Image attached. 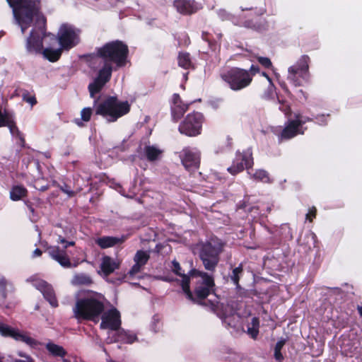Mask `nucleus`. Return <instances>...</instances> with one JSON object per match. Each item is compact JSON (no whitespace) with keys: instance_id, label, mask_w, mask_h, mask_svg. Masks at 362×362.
<instances>
[{"instance_id":"obj_60","label":"nucleus","mask_w":362,"mask_h":362,"mask_svg":"<svg viewBox=\"0 0 362 362\" xmlns=\"http://www.w3.org/2000/svg\"><path fill=\"white\" fill-rule=\"evenodd\" d=\"M63 362H70L69 360L64 358Z\"/></svg>"},{"instance_id":"obj_16","label":"nucleus","mask_w":362,"mask_h":362,"mask_svg":"<svg viewBox=\"0 0 362 362\" xmlns=\"http://www.w3.org/2000/svg\"><path fill=\"white\" fill-rule=\"evenodd\" d=\"M28 281H30L32 284L43 294L44 297L49 301L52 307L58 306V302L55 297L54 292L49 284L36 276L30 277Z\"/></svg>"},{"instance_id":"obj_53","label":"nucleus","mask_w":362,"mask_h":362,"mask_svg":"<svg viewBox=\"0 0 362 362\" xmlns=\"http://www.w3.org/2000/svg\"><path fill=\"white\" fill-rule=\"evenodd\" d=\"M316 118L317 119H319L320 121L325 122V124L327 123L325 121V117L324 115H318Z\"/></svg>"},{"instance_id":"obj_57","label":"nucleus","mask_w":362,"mask_h":362,"mask_svg":"<svg viewBox=\"0 0 362 362\" xmlns=\"http://www.w3.org/2000/svg\"><path fill=\"white\" fill-rule=\"evenodd\" d=\"M262 75L264 76H265L270 82L272 81V79L270 78V77L268 76V74L265 72H262Z\"/></svg>"},{"instance_id":"obj_12","label":"nucleus","mask_w":362,"mask_h":362,"mask_svg":"<svg viewBox=\"0 0 362 362\" xmlns=\"http://www.w3.org/2000/svg\"><path fill=\"white\" fill-rule=\"evenodd\" d=\"M299 123L293 119H288L284 124V128L275 129L273 132L278 138L279 144L293 139L299 134H304L305 129H300Z\"/></svg>"},{"instance_id":"obj_30","label":"nucleus","mask_w":362,"mask_h":362,"mask_svg":"<svg viewBox=\"0 0 362 362\" xmlns=\"http://www.w3.org/2000/svg\"><path fill=\"white\" fill-rule=\"evenodd\" d=\"M144 152L147 160L151 162L158 160L162 153V151L153 146H146Z\"/></svg>"},{"instance_id":"obj_10","label":"nucleus","mask_w":362,"mask_h":362,"mask_svg":"<svg viewBox=\"0 0 362 362\" xmlns=\"http://www.w3.org/2000/svg\"><path fill=\"white\" fill-rule=\"evenodd\" d=\"M0 334L4 337H11L16 341H23L31 348H36L40 344V342L32 338L27 332L2 322H0Z\"/></svg>"},{"instance_id":"obj_21","label":"nucleus","mask_w":362,"mask_h":362,"mask_svg":"<svg viewBox=\"0 0 362 362\" xmlns=\"http://www.w3.org/2000/svg\"><path fill=\"white\" fill-rule=\"evenodd\" d=\"M126 240V237L103 236L95 240V243L102 249L121 245Z\"/></svg>"},{"instance_id":"obj_25","label":"nucleus","mask_w":362,"mask_h":362,"mask_svg":"<svg viewBox=\"0 0 362 362\" xmlns=\"http://www.w3.org/2000/svg\"><path fill=\"white\" fill-rule=\"evenodd\" d=\"M189 108V105L182 103L170 106L171 117L173 122L180 119Z\"/></svg>"},{"instance_id":"obj_52","label":"nucleus","mask_w":362,"mask_h":362,"mask_svg":"<svg viewBox=\"0 0 362 362\" xmlns=\"http://www.w3.org/2000/svg\"><path fill=\"white\" fill-rule=\"evenodd\" d=\"M41 255H42V251L40 249L37 248L34 250L33 257H40V256H41Z\"/></svg>"},{"instance_id":"obj_28","label":"nucleus","mask_w":362,"mask_h":362,"mask_svg":"<svg viewBox=\"0 0 362 362\" xmlns=\"http://www.w3.org/2000/svg\"><path fill=\"white\" fill-rule=\"evenodd\" d=\"M27 189L21 185L13 186L10 191V198L13 201H18L26 197Z\"/></svg>"},{"instance_id":"obj_5","label":"nucleus","mask_w":362,"mask_h":362,"mask_svg":"<svg viewBox=\"0 0 362 362\" xmlns=\"http://www.w3.org/2000/svg\"><path fill=\"white\" fill-rule=\"evenodd\" d=\"M95 105V114L105 117L108 122H115L128 114L131 107L128 101H119L117 96H107Z\"/></svg>"},{"instance_id":"obj_58","label":"nucleus","mask_w":362,"mask_h":362,"mask_svg":"<svg viewBox=\"0 0 362 362\" xmlns=\"http://www.w3.org/2000/svg\"><path fill=\"white\" fill-rule=\"evenodd\" d=\"M281 87L283 88V89L285 90V92H286V93H289V90H288V88H287V87H286V86H285V87H284V86H281Z\"/></svg>"},{"instance_id":"obj_36","label":"nucleus","mask_w":362,"mask_h":362,"mask_svg":"<svg viewBox=\"0 0 362 362\" xmlns=\"http://www.w3.org/2000/svg\"><path fill=\"white\" fill-rule=\"evenodd\" d=\"M295 121H297L298 123H299V124H298V126L299 127V128L300 129H305V132L306 131L307 129V127H303V125L307 122H311L313 120L312 118L309 117H305V116H302L300 114H295V118L293 119Z\"/></svg>"},{"instance_id":"obj_9","label":"nucleus","mask_w":362,"mask_h":362,"mask_svg":"<svg viewBox=\"0 0 362 362\" xmlns=\"http://www.w3.org/2000/svg\"><path fill=\"white\" fill-rule=\"evenodd\" d=\"M205 121L204 116L199 112H193L187 115L178 127L181 134L193 137L201 134L202 125Z\"/></svg>"},{"instance_id":"obj_34","label":"nucleus","mask_w":362,"mask_h":362,"mask_svg":"<svg viewBox=\"0 0 362 362\" xmlns=\"http://www.w3.org/2000/svg\"><path fill=\"white\" fill-rule=\"evenodd\" d=\"M286 344L285 339L279 340L274 347V358L276 360L281 361L284 359V356L281 354V349Z\"/></svg>"},{"instance_id":"obj_50","label":"nucleus","mask_w":362,"mask_h":362,"mask_svg":"<svg viewBox=\"0 0 362 362\" xmlns=\"http://www.w3.org/2000/svg\"><path fill=\"white\" fill-rule=\"evenodd\" d=\"M250 324L252 325L251 327L259 329V318L257 317H252Z\"/></svg>"},{"instance_id":"obj_13","label":"nucleus","mask_w":362,"mask_h":362,"mask_svg":"<svg viewBox=\"0 0 362 362\" xmlns=\"http://www.w3.org/2000/svg\"><path fill=\"white\" fill-rule=\"evenodd\" d=\"M121 325V314L116 308L112 307L101 315L100 329L117 332Z\"/></svg>"},{"instance_id":"obj_40","label":"nucleus","mask_w":362,"mask_h":362,"mask_svg":"<svg viewBox=\"0 0 362 362\" xmlns=\"http://www.w3.org/2000/svg\"><path fill=\"white\" fill-rule=\"evenodd\" d=\"M173 272L178 276H181L182 278V280L184 279V276H187L186 274H185L184 273H182L181 272V270H182V268L179 264V262H177V261H173Z\"/></svg>"},{"instance_id":"obj_46","label":"nucleus","mask_w":362,"mask_h":362,"mask_svg":"<svg viewBox=\"0 0 362 362\" xmlns=\"http://www.w3.org/2000/svg\"><path fill=\"white\" fill-rule=\"evenodd\" d=\"M57 242L58 243H61V244L64 245V249H66L68 246H73V245H74V242H73V241L68 242L64 238H62V236H59Z\"/></svg>"},{"instance_id":"obj_19","label":"nucleus","mask_w":362,"mask_h":362,"mask_svg":"<svg viewBox=\"0 0 362 362\" xmlns=\"http://www.w3.org/2000/svg\"><path fill=\"white\" fill-rule=\"evenodd\" d=\"M181 162L185 168L188 170H195L199 168V154L192 151L189 147L183 148L180 155Z\"/></svg>"},{"instance_id":"obj_38","label":"nucleus","mask_w":362,"mask_h":362,"mask_svg":"<svg viewBox=\"0 0 362 362\" xmlns=\"http://www.w3.org/2000/svg\"><path fill=\"white\" fill-rule=\"evenodd\" d=\"M240 8H241V10L243 11H244L255 10V11H257V13L258 15H263L267 11V9H266L265 6H262V7H260V8H258L257 6H251V7H243V6H241Z\"/></svg>"},{"instance_id":"obj_24","label":"nucleus","mask_w":362,"mask_h":362,"mask_svg":"<svg viewBox=\"0 0 362 362\" xmlns=\"http://www.w3.org/2000/svg\"><path fill=\"white\" fill-rule=\"evenodd\" d=\"M115 340L126 344H132L137 341L138 339L135 334L120 328L117 331Z\"/></svg>"},{"instance_id":"obj_47","label":"nucleus","mask_w":362,"mask_h":362,"mask_svg":"<svg viewBox=\"0 0 362 362\" xmlns=\"http://www.w3.org/2000/svg\"><path fill=\"white\" fill-rule=\"evenodd\" d=\"M184 103L180 98V95L178 93H174L173 95L172 98V105H180Z\"/></svg>"},{"instance_id":"obj_4","label":"nucleus","mask_w":362,"mask_h":362,"mask_svg":"<svg viewBox=\"0 0 362 362\" xmlns=\"http://www.w3.org/2000/svg\"><path fill=\"white\" fill-rule=\"evenodd\" d=\"M129 49L124 42L115 40L96 48V55L106 63H111L115 71L124 67L128 63Z\"/></svg>"},{"instance_id":"obj_56","label":"nucleus","mask_w":362,"mask_h":362,"mask_svg":"<svg viewBox=\"0 0 362 362\" xmlns=\"http://www.w3.org/2000/svg\"><path fill=\"white\" fill-rule=\"evenodd\" d=\"M357 310H358L359 315L362 317V305H361V306L358 305L357 308Z\"/></svg>"},{"instance_id":"obj_27","label":"nucleus","mask_w":362,"mask_h":362,"mask_svg":"<svg viewBox=\"0 0 362 362\" xmlns=\"http://www.w3.org/2000/svg\"><path fill=\"white\" fill-rule=\"evenodd\" d=\"M45 346L49 353L53 356L64 358L66 355V350L62 346L52 342H48Z\"/></svg>"},{"instance_id":"obj_26","label":"nucleus","mask_w":362,"mask_h":362,"mask_svg":"<svg viewBox=\"0 0 362 362\" xmlns=\"http://www.w3.org/2000/svg\"><path fill=\"white\" fill-rule=\"evenodd\" d=\"M177 63L179 66L185 69H194L190 54L186 52H180L177 56Z\"/></svg>"},{"instance_id":"obj_44","label":"nucleus","mask_w":362,"mask_h":362,"mask_svg":"<svg viewBox=\"0 0 362 362\" xmlns=\"http://www.w3.org/2000/svg\"><path fill=\"white\" fill-rule=\"evenodd\" d=\"M251 74V83L252 82L253 77L259 72V67L257 65L252 64L249 69H247Z\"/></svg>"},{"instance_id":"obj_63","label":"nucleus","mask_w":362,"mask_h":362,"mask_svg":"<svg viewBox=\"0 0 362 362\" xmlns=\"http://www.w3.org/2000/svg\"><path fill=\"white\" fill-rule=\"evenodd\" d=\"M299 92L302 94H303V91L302 90H300Z\"/></svg>"},{"instance_id":"obj_33","label":"nucleus","mask_w":362,"mask_h":362,"mask_svg":"<svg viewBox=\"0 0 362 362\" xmlns=\"http://www.w3.org/2000/svg\"><path fill=\"white\" fill-rule=\"evenodd\" d=\"M90 283V278L88 275L83 274H77L74 275L71 280V284L74 286L86 285Z\"/></svg>"},{"instance_id":"obj_1","label":"nucleus","mask_w":362,"mask_h":362,"mask_svg":"<svg viewBox=\"0 0 362 362\" xmlns=\"http://www.w3.org/2000/svg\"><path fill=\"white\" fill-rule=\"evenodd\" d=\"M13 8L15 19L21 27V32L32 26L30 35L26 40L25 47L28 52H37L42 49L41 38L50 37L54 40L53 34L46 32V18L40 11L37 0H6Z\"/></svg>"},{"instance_id":"obj_49","label":"nucleus","mask_w":362,"mask_h":362,"mask_svg":"<svg viewBox=\"0 0 362 362\" xmlns=\"http://www.w3.org/2000/svg\"><path fill=\"white\" fill-rule=\"evenodd\" d=\"M62 191L66 194L69 197H72L74 194V191H72L70 187L66 186V185L64 186H62L61 187Z\"/></svg>"},{"instance_id":"obj_11","label":"nucleus","mask_w":362,"mask_h":362,"mask_svg":"<svg viewBox=\"0 0 362 362\" xmlns=\"http://www.w3.org/2000/svg\"><path fill=\"white\" fill-rule=\"evenodd\" d=\"M74 313L78 321L90 319V294L88 291H81L78 293Z\"/></svg>"},{"instance_id":"obj_14","label":"nucleus","mask_w":362,"mask_h":362,"mask_svg":"<svg viewBox=\"0 0 362 362\" xmlns=\"http://www.w3.org/2000/svg\"><path fill=\"white\" fill-rule=\"evenodd\" d=\"M253 158L252 153L237 152L232 165L227 168V170L232 175H235L244 170H249L253 165Z\"/></svg>"},{"instance_id":"obj_35","label":"nucleus","mask_w":362,"mask_h":362,"mask_svg":"<svg viewBox=\"0 0 362 362\" xmlns=\"http://www.w3.org/2000/svg\"><path fill=\"white\" fill-rule=\"evenodd\" d=\"M252 177L255 180L264 182L269 180V173L264 170H257Z\"/></svg>"},{"instance_id":"obj_23","label":"nucleus","mask_w":362,"mask_h":362,"mask_svg":"<svg viewBox=\"0 0 362 362\" xmlns=\"http://www.w3.org/2000/svg\"><path fill=\"white\" fill-rule=\"evenodd\" d=\"M222 37L223 35L221 33H214V35L207 31L202 33V39L208 42L209 48L213 51H215L219 46Z\"/></svg>"},{"instance_id":"obj_2","label":"nucleus","mask_w":362,"mask_h":362,"mask_svg":"<svg viewBox=\"0 0 362 362\" xmlns=\"http://www.w3.org/2000/svg\"><path fill=\"white\" fill-rule=\"evenodd\" d=\"M182 289L186 298L194 303L206 305L204 300L215 291V282L212 276L192 269L189 276H185L181 282Z\"/></svg>"},{"instance_id":"obj_7","label":"nucleus","mask_w":362,"mask_h":362,"mask_svg":"<svg viewBox=\"0 0 362 362\" xmlns=\"http://www.w3.org/2000/svg\"><path fill=\"white\" fill-rule=\"evenodd\" d=\"M220 77L233 91H240L251 85V74L243 68L231 67L222 72Z\"/></svg>"},{"instance_id":"obj_41","label":"nucleus","mask_w":362,"mask_h":362,"mask_svg":"<svg viewBox=\"0 0 362 362\" xmlns=\"http://www.w3.org/2000/svg\"><path fill=\"white\" fill-rule=\"evenodd\" d=\"M142 265L139 263L135 262V264L132 266L131 269L129 271L128 274L129 276H134L135 274L139 273L142 268Z\"/></svg>"},{"instance_id":"obj_37","label":"nucleus","mask_w":362,"mask_h":362,"mask_svg":"<svg viewBox=\"0 0 362 362\" xmlns=\"http://www.w3.org/2000/svg\"><path fill=\"white\" fill-rule=\"evenodd\" d=\"M8 285L4 278L0 279V302L3 301L6 296V286Z\"/></svg>"},{"instance_id":"obj_55","label":"nucleus","mask_w":362,"mask_h":362,"mask_svg":"<svg viewBox=\"0 0 362 362\" xmlns=\"http://www.w3.org/2000/svg\"><path fill=\"white\" fill-rule=\"evenodd\" d=\"M209 303L210 305V307L211 308V309H214L216 307V305L215 303L212 302L211 300H209Z\"/></svg>"},{"instance_id":"obj_15","label":"nucleus","mask_w":362,"mask_h":362,"mask_svg":"<svg viewBox=\"0 0 362 362\" xmlns=\"http://www.w3.org/2000/svg\"><path fill=\"white\" fill-rule=\"evenodd\" d=\"M113 70H115V66L111 65V63H104L98 71L97 77L92 82V97L99 93L105 85L110 81Z\"/></svg>"},{"instance_id":"obj_8","label":"nucleus","mask_w":362,"mask_h":362,"mask_svg":"<svg viewBox=\"0 0 362 362\" xmlns=\"http://www.w3.org/2000/svg\"><path fill=\"white\" fill-rule=\"evenodd\" d=\"M310 59L308 55H303L296 63L288 70V81L296 87L301 86L309 81V63Z\"/></svg>"},{"instance_id":"obj_39","label":"nucleus","mask_w":362,"mask_h":362,"mask_svg":"<svg viewBox=\"0 0 362 362\" xmlns=\"http://www.w3.org/2000/svg\"><path fill=\"white\" fill-rule=\"evenodd\" d=\"M257 61L264 68L269 69L272 66V63L268 57H258Z\"/></svg>"},{"instance_id":"obj_3","label":"nucleus","mask_w":362,"mask_h":362,"mask_svg":"<svg viewBox=\"0 0 362 362\" xmlns=\"http://www.w3.org/2000/svg\"><path fill=\"white\" fill-rule=\"evenodd\" d=\"M54 40L50 37H44L41 38L42 43L43 44L42 40L49 39L50 41L55 42L57 38L54 35ZM57 40L60 47L59 48H53L52 46H47L37 52H31L32 54L42 53L45 58L50 62H57L62 55V50H69L72 47H75L79 42V30L76 29L74 26L68 24H63L59 29L57 33Z\"/></svg>"},{"instance_id":"obj_45","label":"nucleus","mask_w":362,"mask_h":362,"mask_svg":"<svg viewBox=\"0 0 362 362\" xmlns=\"http://www.w3.org/2000/svg\"><path fill=\"white\" fill-rule=\"evenodd\" d=\"M23 99L24 101L27 102L28 103L30 104L32 106L34 105L36 103V99L34 96L30 95L28 94H23Z\"/></svg>"},{"instance_id":"obj_62","label":"nucleus","mask_w":362,"mask_h":362,"mask_svg":"<svg viewBox=\"0 0 362 362\" xmlns=\"http://www.w3.org/2000/svg\"><path fill=\"white\" fill-rule=\"evenodd\" d=\"M165 280L167 281H171L170 279H167V278H165Z\"/></svg>"},{"instance_id":"obj_59","label":"nucleus","mask_w":362,"mask_h":362,"mask_svg":"<svg viewBox=\"0 0 362 362\" xmlns=\"http://www.w3.org/2000/svg\"><path fill=\"white\" fill-rule=\"evenodd\" d=\"M76 124H77L78 125H79V126H81V124L79 122H78V119H76Z\"/></svg>"},{"instance_id":"obj_42","label":"nucleus","mask_w":362,"mask_h":362,"mask_svg":"<svg viewBox=\"0 0 362 362\" xmlns=\"http://www.w3.org/2000/svg\"><path fill=\"white\" fill-rule=\"evenodd\" d=\"M317 215V209L315 206L311 207L309 209L308 213L306 214V218L310 221L312 222L314 218H315Z\"/></svg>"},{"instance_id":"obj_17","label":"nucleus","mask_w":362,"mask_h":362,"mask_svg":"<svg viewBox=\"0 0 362 362\" xmlns=\"http://www.w3.org/2000/svg\"><path fill=\"white\" fill-rule=\"evenodd\" d=\"M173 5L177 13L183 16H191L203 8L202 4L195 0H174Z\"/></svg>"},{"instance_id":"obj_6","label":"nucleus","mask_w":362,"mask_h":362,"mask_svg":"<svg viewBox=\"0 0 362 362\" xmlns=\"http://www.w3.org/2000/svg\"><path fill=\"white\" fill-rule=\"evenodd\" d=\"M224 244L219 240H211L200 246L199 257L205 269L214 272L220 260Z\"/></svg>"},{"instance_id":"obj_31","label":"nucleus","mask_w":362,"mask_h":362,"mask_svg":"<svg viewBox=\"0 0 362 362\" xmlns=\"http://www.w3.org/2000/svg\"><path fill=\"white\" fill-rule=\"evenodd\" d=\"M241 23L243 27L255 31L259 32L265 29L264 25L261 21L255 19L245 20Z\"/></svg>"},{"instance_id":"obj_20","label":"nucleus","mask_w":362,"mask_h":362,"mask_svg":"<svg viewBox=\"0 0 362 362\" xmlns=\"http://www.w3.org/2000/svg\"><path fill=\"white\" fill-rule=\"evenodd\" d=\"M105 296L92 291V322H98L100 315L105 313Z\"/></svg>"},{"instance_id":"obj_22","label":"nucleus","mask_w":362,"mask_h":362,"mask_svg":"<svg viewBox=\"0 0 362 362\" xmlns=\"http://www.w3.org/2000/svg\"><path fill=\"white\" fill-rule=\"evenodd\" d=\"M119 267V263L117 262L115 259L109 256H104L102 258V262L100 264V271L101 273L105 276H108L110 274L113 273L115 269H118Z\"/></svg>"},{"instance_id":"obj_32","label":"nucleus","mask_w":362,"mask_h":362,"mask_svg":"<svg viewBox=\"0 0 362 362\" xmlns=\"http://www.w3.org/2000/svg\"><path fill=\"white\" fill-rule=\"evenodd\" d=\"M150 256L146 251L138 250L134 257V261L143 267L148 262Z\"/></svg>"},{"instance_id":"obj_51","label":"nucleus","mask_w":362,"mask_h":362,"mask_svg":"<svg viewBox=\"0 0 362 362\" xmlns=\"http://www.w3.org/2000/svg\"><path fill=\"white\" fill-rule=\"evenodd\" d=\"M13 362H34V360L30 356L26 357L24 359H16Z\"/></svg>"},{"instance_id":"obj_61","label":"nucleus","mask_w":362,"mask_h":362,"mask_svg":"<svg viewBox=\"0 0 362 362\" xmlns=\"http://www.w3.org/2000/svg\"><path fill=\"white\" fill-rule=\"evenodd\" d=\"M88 88L89 90H90V83L88 86Z\"/></svg>"},{"instance_id":"obj_48","label":"nucleus","mask_w":362,"mask_h":362,"mask_svg":"<svg viewBox=\"0 0 362 362\" xmlns=\"http://www.w3.org/2000/svg\"><path fill=\"white\" fill-rule=\"evenodd\" d=\"M247 332L251 335L252 338L256 339L259 334V329L249 327Z\"/></svg>"},{"instance_id":"obj_18","label":"nucleus","mask_w":362,"mask_h":362,"mask_svg":"<svg viewBox=\"0 0 362 362\" xmlns=\"http://www.w3.org/2000/svg\"><path fill=\"white\" fill-rule=\"evenodd\" d=\"M45 251L52 259L57 262L63 267H76L79 263L77 261L72 264L64 248H60L58 246H49L46 248Z\"/></svg>"},{"instance_id":"obj_43","label":"nucleus","mask_w":362,"mask_h":362,"mask_svg":"<svg viewBox=\"0 0 362 362\" xmlns=\"http://www.w3.org/2000/svg\"><path fill=\"white\" fill-rule=\"evenodd\" d=\"M81 118L85 122L89 121L90 119V108L86 107L82 110Z\"/></svg>"},{"instance_id":"obj_64","label":"nucleus","mask_w":362,"mask_h":362,"mask_svg":"<svg viewBox=\"0 0 362 362\" xmlns=\"http://www.w3.org/2000/svg\"><path fill=\"white\" fill-rule=\"evenodd\" d=\"M30 209L32 212L33 211V209L32 207H30Z\"/></svg>"},{"instance_id":"obj_54","label":"nucleus","mask_w":362,"mask_h":362,"mask_svg":"<svg viewBox=\"0 0 362 362\" xmlns=\"http://www.w3.org/2000/svg\"><path fill=\"white\" fill-rule=\"evenodd\" d=\"M18 355L20 356V357H22V358H25L26 357H29L30 356H28V354L22 352V351H18Z\"/></svg>"},{"instance_id":"obj_29","label":"nucleus","mask_w":362,"mask_h":362,"mask_svg":"<svg viewBox=\"0 0 362 362\" xmlns=\"http://www.w3.org/2000/svg\"><path fill=\"white\" fill-rule=\"evenodd\" d=\"M243 274V266L240 263L237 267L233 269L231 274H229V277L233 284L235 286L237 289H240V279Z\"/></svg>"}]
</instances>
